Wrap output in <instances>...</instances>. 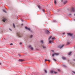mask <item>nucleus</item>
Wrapping results in <instances>:
<instances>
[{"mask_svg": "<svg viewBox=\"0 0 75 75\" xmlns=\"http://www.w3.org/2000/svg\"><path fill=\"white\" fill-rule=\"evenodd\" d=\"M51 42H52V41L50 40L49 41V43H51Z\"/></svg>", "mask_w": 75, "mask_h": 75, "instance_id": "obj_20", "label": "nucleus"}, {"mask_svg": "<svg viewBox=\"0 0 75 75\" xmlns=\"http://www.w3.org/2000/svg\"><path fill=\"white\" fill-rule=\"evenodd\" d=\"M52 52H54V50H52Z\"/></svg>", "mask_w": 75, "mask_h": 75, "instance_id": "obj_37", "label": "nucleus"}, {"mask_svg": "<svg viewBox=\"0 0 75 75\" xmlns=\"http://www.w3.org/2000/svg\"><path fill=\"white\" fill-rule=\"evenodd\" d=\"M73 61H75V59H73Z\"/></svg>", "mask_w": 75, "mask_h": 75, "instance_id": "obj_41", "label": "nucleus"}, {"mask_svg": "<svg viewBox=\"0 0 75 75\" xmlns=\"http://www.w3.org/2000/svg\"><path fill=\"white\" fill-rule=\"evenodd\" d=\"M54 22H56V21H53Z\"/></svg>", "mask_w": 75, "mask_h": 75, "instance_id": "obj_34", "label": "nucleus"}, {"mask_svg": "<svg viewBox=\"0 0 75 75\" xmlns=\"http://www.w3.org/2000/svg\"><path fill=\"white\" fill-rule=\"evenodd\" d=\"M59 54V53H54L53 54H52V57H54V55H56L57 56V55H58Z\"/></svg>", "mask_w": 75, "mask_h": 75, "instance_id": "obj_2", "label": "nucleus"}, {"mask_svg": "<svg viewBox=\"0 0 75 75\" xmlns=\"http://www.w3.org/2000/svg\"><path fill=\"white\" fill-rule=\"evenodd\" d=\"M70 44V43L69 42H67V45H69Z\"/></svg>", "mask_w": 75, "mask_h": 75, "instance_id": "obj_25", "label": "nucleus"}, {"mask_svg": "<svg viewBox=\"0 0 75 75\" xmlns=\"http://www.w3.org/2000/svg\"><path fill=\"white\" fill-rule=\"evenodd\" d=\"M42 11H43V12H44L45 11V10L44 9H42Z\"/></svg>", "mask_w": 75, "mask_h": 75, "instance_id": "obj_27", "label": "nucleus"}, {"mask_svg": "<svg viewBox=\"0 0 75 75\" xmlns=\"http://www.w3.org/2000/svg\"><path fill=\"white\" fill-rule=\"evenodd\" d=\"M54 4H57V1H56L55 0H54Z\"/></svg>", "mask_w": 75, "mask_h": 75, "instance_id": "obj_16", "label": "nucleus"}, {"mask_svg": "<svg viewBox=\"0 0 75 75\" xmlns=\"http://www.w3.org/2000/svg\"><path fill=\"white\" fill-rule=\"evenodd\" d=\"M18 61H21V62H23L24 61V59H19L18 60Z\"/></svg>", "mask_w": 75, "mask_h": 75, "instance_id": "obj_11", "label": "nucleus"}, {"mask_svg": "<svg viewBox=\"0 0 75 75\" xmlns=\"http://www.w3.org/2000/svg\"><path fill=\"white\" fill-rule=\"evenodd\" d=\"M42 47L44 49H46V46H45V45H42Z\"/></svg>", "mask_w": 75, "mask_h": 75, "instance_id": "obj_7", "label": "nucleus"}, {"mask_svg": "<svg viewBox=\"0 0 75 75\" xmlns=\"http://www.w3.org/2000/svg\"><path fill=\"white\" fill-rule=\"evenodd\" d=\"M50 73L51 74H52L53 73H54V74H57V72H55V71H50Z\"/></svg>", "mask_w": 75, "mask_h": 75, "instance_id": "obj_3", "label": "nucleus"}, {"mask_svg": "<svg viewBox=\"0 0 75 75\" xmlns=\"http://www.w3.org/2000/svg\"><path fill=\"white\" fill-rule=\"evenodd\" d=\"M33 35H31L30 36V38H32V37H33Z\"/></svg>", "mask_w": 75, "mask_h": 75, "instance_id": "obj_19", "label": "nucleus"}, {"mask_svg": "<svg viewBox=\"0 0 75 75\" xmlns=\"http://www.w3.org/2000/svg\"><path fill=\"white\" fill-rule=\"evenodd\" d=\"M1 65V63H0V65Z\"/></svg>", "mask_w": 75, "mask_h": 75, "instance_id": "obj_39", "label": "nucleus"}, {"mask_svg": "<svg viewBox=\"0 0 75 75\" xmlns=\"http://www.w3.org/2000/svg\"><path fill=\"white\" fill-rule=\"evenodd\" d=\"M27 30H29V31H30V30H31V29H30V28H28Z\"/></svg>", "mask_w": 75, "mask_h": 75, "instance_id": "obj_22", "label": "nucleus"}, {"mask_svg": "<svg viewBox=\"0 0 75 75\" xmlns=\"http://www.w3.org/2000/svg\"><path fill=\"white\" fill-rule=\"evenodd\" d=\"M45 73H47V71L46 70H45Z\"/></svg>", "mask_w": 75, "mask_h": 75, "instance_id": "obj_21", "label": "nucleus"}, {"mask_svg": "<svg viewBox=\"0 0 75 75\" xmlns=\"http://www.w3.org/2000/svg\"><path fill=\"white\" fill-rule=\"evenodd\" d=\"M47 61H49V62H50V60H47Z\"/></svg>", "mask_w": 75, "mask_h": 75, "instance_id": "obj_38", "label": "nucleus"}, {"mask_svg": "<svg viewBox=\"0 0 75 75\" xmlns=\"http://www.w3.org/2000/svg\"><path fill=\"white\" fill-rule=\"evenodd\" d=\"M25 28L27 30V29H28V28H27V27H25Z\"/></svg>", "mask_w": 75, "mask_h": 75, "instance_id": "obj_28", "label": "nucleus"}, {"mask_svg": "<svg viewBox=\"0 0 75 75\" xmlns=\"http://www.w3.org/2000/svg\"><path fill=\"white\" fill-rule=\"evenodd\" d=\"M28 47L29 48H30L31 50H34V48H33V47H32L31 45H29Z\"/></svg>", "mask_w": 75, "mask_h": 75, "instance_id": "obj_6", "label": "nucleus"}, {"mask_svg": "<svg viewBox=\"0 0 75 75\" xmlns=\"http://www.w3.org/2000/svg\"><path fill=\"white\" fill-rule=\"evenodd\" d=\"M75 8L73 7L71 8V12H74L75 11Z\"/></svg>", "mask_w": 75, "mask_h": 75, "instance_id": "obj_5", "label": "nucleus"}, {"mask_svg": "<svg viewBox=\"0 0 75 75\" xmlns=\"http://www.w3.org/2000/svg\"><path fill=\"white\" fill-rule=\"evenodd\" d=\"M38 7L39 8H40V6H38Z\"/></svg>", "mask_w": 75, "mask_h": 75, "instance_id": "obj_26", "label": "nucleus"}, {"mask_svg": "<svg viewBox=\"0 0 75 75\" xmlns=\"http://www.w3.org/2000/svg\"><path fill=\"white\" fill-rule=\"evenodd\" d=\"M74 16H75V13L74 14Z\"/></svg>", "mask_w": 75, "mask_h": 75, "instance_id": "obj_42", "label": "nucleus"}, {"mask_svg": "<svg viewBox=\"0 0 75 75\" xmlns=\"http://www.w3.org/2000/svg\"><path fill=\"white\" fill-rule=\"evenodd\" d=\"M40 43L42 44H43V43H44V40H41L40 41Z\"/></svg>", "mask_w": 75, "mask_h": 75, "instance_id": "obj_9", "label": "nucleus"}, {"mask_svg": "<svg viewBox=\"0 0 75 75\" xmlns=\"http://www.w3.org/2000/svg\"><path fill=\"white\" fill-rule=\"evenodd\" d=\"M18 55L20 57V55L19 54H18Z\"/></svg>", "mask_w": 75, "mask_h": 75, "instance_id": "obj_40", "label": "nucleus"}, {"mask_svg": "<svg viewBox=\"0 0 75 75\" xmlns=\"http://www.w3.org/2000/svg\"><path fill=\"white\" fill-rule=\"evenodd\" d=\"M9 30H10V31H11V29H9Z\"/></svg>", "mask_w": 75, "mask_h": 75, "instance_id": "obj_36", "label": "nucleus"}, {"mask_svg": "<svg viewBox=\"0 0 75 75\" xmlns=\"http://www.w3.org/2000/svg\"><path fill=\"white\" fill-rule=\"evenodd\" d=\"M48 61V60H47V59H45V61Z\"/></svg>", "mask_w": 75, "mask_h": 75, "instance_id": "obj_33", "label": "nucleus"}, {"mask_svg": "<svg viewBox=\"0 0 75 75\" xmlns=\"http://www.w3.org/2000/svg\"><path fill=\"white\" fill-rule=\"evenodd\" d=\"M10 45H13V43H11L10 44Z\"/></svg>", "mask_w": 75, "mask_h": 75, "instance_id": "obj_29", "label": "nucleus"}, {"mask_svg": "<svg viewBox=\"0 0 75 75\" xmlns=\"http://www.w3.org/2000/svg\"><path fill=\"white\" fill-rule=\"evenodd\" d=\"M54 38H52V40H54Z\"/></svg>", "mask_w": 75, "mask_h": 75, "instance_id": "obj_31", "label": "nucleus"}, {"mask_svg": "<svg viewBox=\"0 0 75 75\" xmlns=\"http://www.w3.org/2000/svg\"><path fill=\"white\" fill-rule=\"evenodd\" d=\"M53 59L54 60V61H57V60H56V59L54 58H53Z\"/></svg>", "mask_w": 75, "mask_h": 75, "instance_id": "obj_23", "label": "nucleus"}, {"mask_svg": "<svg viewBox=\"0 0 75 75\" xmlns=\"http://www.w3.org/2000/svg\"><path fill=\"white\" fill-rule=\"evenodd\" d=\"M17 34L18 37H22V35H21V34L20 33H17Z\"/></svg>", "mask_w": 75, "mask_h": 75, "instance_id": "obj_4", "label": "nucleus"}, {"mask_svg": "<svg viewBox=\"0 0 75 75\" xmlns=\"http://www.w3.org/2000/svg\"><path fill=\"white\" fill-rule=\"evenodd\" d=\"M62 59H63V60H66V59H67V58H66L65 57H62Z\"/></svg>", "mask_w": 75, "mask_h": 75, "instance_id": "obj_10", "label": "nucleus"}, {"mask_svg": "<svg viewBox=\"0 0 75 75\" xmlns=\"http://www.w3.org/2000/svg\"><path fill=\"white\" fill-rule=\"evenodd\" d=\"M22 44V43H21V42L20 43V45H21Z\"/></svg>", "mask_w": 75, "mask_h": 75, "instance_id": "obj_32", "label": "nucleus"}, {"mask_svg": "<svg viewBox=\"0 0 75 75\" xmlns=\"http://www.w3.org/2000/svg\"><path fill=\"white\" fill-rule=\"evenodd\" d=\"M65 34V33H63V35Z\"/></svg>", "mask_w": 75, "mask_h": 75, "instance_id": "obj_35", "label": "nucleus"}, {"mask_svg": "<svg viewBox=\"0 0 75 75\" xmlns=\"http://www.w3.org/2000/svg\"><path fill=\"white\" fill-rule=\"evenodd\" d=\"M2 21L4 23V22L6 21V18H4L2 20Z\"/></svg>", "mask_w": 75, "mask_h": 75, "instance_id": "obj_12", "label": "nucleus"}, {"mask_svg": "<svg viewBox=\"0 0 75 75\" xmlns=\"http://www.w3.org/2000/svg\"><path fill=\"white\" fill-rule=\"evenodd\" d=\"M47 34H50V32L48 31V30H47Z\"/></svg>", "mask_w": 75, "mask_h": 75, "instance_id": "obj_17", "label": "nucleus"}, {"mask_svg": "<svg viewBox=\"0 0 75 75\" xmlns=\"http://www.w3.org/2000/svg\"><path fill=\"white\" fill-rule=\"evenodd\" d=\"M3 11H4V13H7V12H6V10H5L3 9Z\"/></svg>", "mask_w": 75, "mask_h": 75, "instance_id": "obj_15", "label": "nucleus"}, {"mask_svg": "<svg viewBox=\"0 0 75 75\" xmlns=\"http://www.w3.org/2000/svg\"><path fill=\"white\" fill-rule=\"evenodd\" d=\"M74 21H75V19H74Z\"/></svg>", "mask_w": 75, "mask_h": 75, "instance_id": "obj_43", "label": "nucleus"}, {"mask_svg": "<svg viewBox=\"0 0 75 75\" xmlns=\"http://www.w3.org/2000/svg\"><path fill=\"white\" fill-rule=\"evenodd\" d=\"M64 46V45H59L58 46V48H60V49L62 48Z\"/></svg>", "mask_w": 75, "mask_h": 75, "instance_id": "obj_1", "label": "nucleus"}, {"mask_svg": "<svg viewBox=\"0 0 75 75\" xmlns=\"http://www.w3.org/2000/svg\"><path fill=\"white\" fill-rule=\"evenodd\" d=\"M67 34L68 35H69L70 36H71L72 35V34L69 33H67Z\"/></svg>", "mask_w": 75, "mask_h": 75, "instance_id": "obj_8", "label": "nucleus"}, {"mask_svg": "<svg viewBox=\"0 0 75 75\" xmlns=\"http://www.w3.org/2000/svg\"><path fill=\"white\" fill-rule=\"evenodd\" d=\"M23 25V24H22V25Z\"/></svg>", "mask_w": 75, "mask_h": 75, "instance_id": "obj_44", "label": "nucleus"}, {"mask_svg": "<svg viewBox=\"0 0 75 75\" xmlns=\"http://www.w3.org/2000/svg\"><path fill=\"white\" fill-rule=\"evenodd\" d=\"M13 27H14V28H15V25H14V23H13Z\"/></svg>", "mask_w": 75, "mask_h": 75, "instance_id": "obj_18", "label": "nucleus"}, {"mask_svg": "<svg viewBox=\"0 0 75 75\" xmlns=\"http://www.w3.org/2000/svg\"><path fill=\"white\" fill-rule=\"evenodd\" d=\"M72 52H70L69 53H68V55H70L72 53Z\"/></svg>", "mask_w": 75, "mask_h": 75, "instance_id": "obj_14", "label": "nucleus"}, {"mask_svg": "<svg viewBox=\"0 0 75 75\" xmlns=\"http://www.w3.org/2000/svg\"><path fill=\"white\" fill-rule=\"evenodd\" d=\"M52 38V36H50V38H49V40H50V39H51V38Z\"/></svg>", "mask_w": 75, "mask_h": 75, "instance_id": "obj_24", "label": "nucleus"}, {"mask_svg": "<svg viewBox=\"0 0 75 75\" xmlns=\"http://www.w3.org/2000/svg\"><path fill=\"white\" fill-rule=\"evenodd\" d=\"M67 3H68V1H65L64 2V4H66Z\"/></svg>", "mask_w": 75, "mask_h": 75, "instance_id": "obj_13", "label": "nucleus"}, {"mask_svg": "<svg viewBox=\"0 0 75 75\" xmlns=\"http://www.w3.org/2000/svg\"><path fill=\"white\" fill-rule=\"evenodd\" d=\"M58 71H59V72H60V70L59 69H58Z\"/></svg>", "mask_w": 75, "mask_h": 75, "instance_id": "obj_30", "label": "nucleus"}]
</instances>
